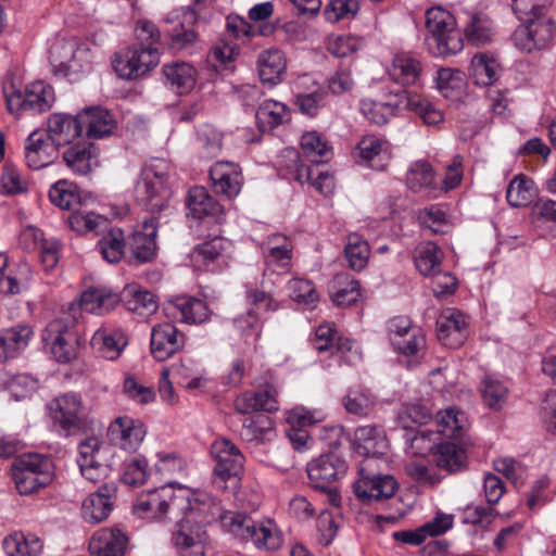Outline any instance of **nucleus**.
<instances>
[{"label": "nucleus", "mask_w": 556, "mask_h": 556, "mask_svg": "<svg viewBox=\"0 0 556 556\" xmlns=\"http://www.w3.org/2000/svg\"><path fill=\"white\" fill-rule=\"evenodd\" d=\"M188 497L190 505L181 509L178 529L172 539L180 556H204L207 539L204 526L217 518L225 531L251 541L258 549L276 551L281 547L282 534L274 521H254L241 513H222L218 502L205 491L191 489Z\"/></svg>", "instance_id": "nucleus-1"}, {"label": "nucleus", "mask_w": 556, "mask_h": 556, "mask_svg": "<svg viewBox=\"0 0 556 556\" xmlns=\"http://www.w3.org/2000/svg\"><path fill=\"white\" fill-rule=\"evenodd\" d=\"M136 36L140 42L116 53L112 60L115 73L123 79L140 78L160 63V33L156 26L149 21H139Z\"/></svg>", "instance_id": "nucleus-2"}, {"label": "nucleus", "mask_w": 556, "mask_h": 556, "mask_svg": "<svg viewBox=\"0 0 556 556\" xmlns=\"http://www.w3.org/2000/svg\"><path fill=\"white\" fill-rule=\"evenodd\" d=\"M191 489L168 481L164 485L140 493L132 506L136 516L147 520L176 519L180 517L181 509L189 507Z\"/></svg>", "instance_id": "nucleus-3"}, {"label": "nucleus", "mask_w": 556, "mask_h": 556, "mask_svg": "<svg viewBox=\"0 0 556 556\" xmlns=\"http://www.w3.org/2000/svg\"><path fill=\"white\" fill-rule=\"evenodd\" d=\"M168 178L169 164L162 159L151 160L142 168L137 181V201L152 213L165 210L172 197Z\"/></svg>", "instance_id": "nucleus-4"}, {"label": "nucleus", "mask_w": 556, "mask_h": 556, "mask_svg": "<svg viewBox=\"0 0 556 556\" xmlns=\"http://www.w3.org/2000/svg\"><path fill=\"white\" fill-rule=\"evenodd\" d=\"M2 90L9 112L15 115L26 111L46 112L55 101L53 88L42 80L30 83L23 90L20 83L8 78L3 81Z\"/></svg>", "instance_id": "nucleus-5"}, {"label": "nucleus", "mask_w": 556, "mask_h": 556, "mask_svg": "<svg viewBox=\"0 0 556 556\" xmlns=\"http://www.w3.org/2000/svg\"><path fill=\"white\" fill-rule=\"evenodd\" d=\"M11 476L21 495H30L48 486L54 479V463L41 454H26L15 459Z\"/></svg>", "instance_id": "nucleus-6"}, {"label": "nucleus", "mask_w": 556, "mask_h": 556, "mask_svg": "<svg viewBox=\"0 0 556 556\" xmlns=\"http://www.w3.org/2000/svg\"><path fill=\"white\" fill-rule=\"evenodd\" d=\"M426 28L429 45H434L435 53L446 56L460 52L464 40L457 29L455 17L441 7L426 11Z\"/></svg>", "instance_id": "nucleus-7"}, {"label": "nucleus", "mask_w": 556, "mask_h": 556, "mask_svg": "<svg viewBox=\"0 0 556 556\" xmlns=\"http://www.w3.org/2000/svg\"><path fill=\"white\" fill-rule=\"evenodd\" d=\"M46 409L54 429L65 435L81 429L88 418V407L81 395L75 392L54 396L47 403Z\"/></svg>", "instance_id": "nucleus-8"}, {"label": "nucleus", "mask_w": 556, "mask_h": 556, "mask_svg": "<svg viewBox=\"0 0 556 556\" xmlns=\"http://www.w3.org/2000/svg\"><path fill=\"white\" fill-rule=\"evenodd\" d=\"M50 62L55 74L68 77L88 67L91 53L77 38H60L50 48Z\"/></svg>", "instance_id": "nucleus-9"}, {"label": "nucleus", "mask_w": 556, "mask_h": 556, "mask_svg": "<svg viewBox=\"0 0 556 556\" xmlns=\"http://www.w3.org/2000/svg\"><path fill=\"white\" fill-rule=\"evenodd\" d=\"M525 25L518 27L514 33V42L518 49L525 52H532L546 48L555 38L556 24L548 13L520 18Z\"/></svg>", "instance_id": "nucleus-10"}, {"label": "nucleus", "mask_w": 556, "mask_h": 556, "mask_svg": "<svg viewBox=\"0 0 556 556\" xmlns=\"http://www.w3.org/2000/svg\"><path fill=\"white\" fill-rule=\"evenodd\" d=\"M370 467L371 464L365 460L359 469V478L353 484L354 493L363 504L389 500L399 486L392 476L372 473Z\"/></svg>", "instance_id": "nucleus-11"}, {"label": "nucleus", "mask_w": 556, "mask_h": 556, "mask_svg": "<svg viewBox=\"0 0 556 556\" xmlns=\"http://www.w3.org/2000/svg\"><path fill=\"white\" fill-rule=\"evenodd\" d=\"M352 157L361 166L384 170L392 160V144L384 137L368 134L358 140Z\"/></svg>", "instance_id": "nucleus-12"}, {"label": "nucleus", "mask_w": 556, "mask_h": 556, "mask_svg": "<svg viewBox=\"0 0 556 556\" xmlns=\"http://www.w3.org/2000/svg\"><path fill=\"white\" fill-rule=\"evenodd\" d=\"M105 446L97 437H89L77 447V465L81 476L90 482H99L109 475Z\"/></svg>", "instance_id": "nucleus-13"}, {"label": "nucleus", "mask_w": 556, "mask_h": 556, "mask_svg": "<svg viewBox=\"0 0 556 556\" xmlns=\"http://www.w3.org/2000/svg\"><path fill=\"white\" fill-rule=\"evenodd\" d=\"M314 346L317 351L331 350V354L343 359L348 365H356L362 359L358 344L341 336H338L333 325L324 324L315 331Z\"/></svg>", "instance_id": "nucleus-14"}, {"label": "nucleus", "mask_w": 556, "mask_h": 556, "mask_svg": "<svg viewBox=\"0 0 556 556\" xmlns=\"http://www.w3.org/2000/svg\"><path fill=\"white\" fill-rule=\"evenodd\" d=\"M45 346L59 363H70L76 355L75 336L62 318L50 321L42 332Z\"/></svg>", "instance_id": "nucleus-15"}, {"label": "nucleus", "mask_w": 556, "mask_h": 556, "mask_svg": "<svg viewBox=\"0 0 556 556\" xmlns=\"http://www.w3.org/2000/svg\"><path fill=\"white\" fill-rule=\"evenodd\" d=\"M147 434L143 422L130 416H118L108 428L109 440L124 451L135 452L139 448Z\"/></svg>", "instance_id": "nucleus-16"}, {"label": "nucleus", "mask_w": 556, "mask_h": 556, "mask_svg": "<svg viewBox=\"0 0 556 556\" xmlns=\"http://www.w3.org/2000/svg\"><path fill=\"white\" fill-rule=\"evenodd\" d=\"M211 455L215 460L214 473L223 481L241 473L244 456L229 439H216L211 445Z\"/></svg>", "instance_id": "nucleus-17"}, {"label": "nucleus", "mask_w": 556, "mask_h": 556, "mask_svg": "<svg viewBox=\"0 0 556 556\" xmlns=\"http://www.w3.org/2000/svg\"><path fill=\"white\" fill-rule=\"evenodd\" d=\"M346 470L345 460L336 454L321 455L307 465L309 481L314 488L320 490L342 478Z\"/></svg>", "instance_id": "nucleus-18"}, {"label": "nucleus", "mask_w": 556, "mask_h": 556, "mask_svg": "<svg viewBox=\"0 0 556 556\" xmlns=\"http://www.w3.org/2000/svg\"><path fill=\"white\" fill-rule=\"evenodd\" d=\"M184 343V333L170 323L157 324L151 329L150 349L156 361L169 358L182 349Z\"/></svg>", "instance_id": "nucleus-19"}, {"label": "nucleus", "mask_w": 556, "mask_h": 556, "mask_svg": "<svg viewBox=\"0 0 556 556\" xmlns=\"http://www.w3.org/2000/svg\"><path fill=\"white\" fill-rule=\"evenodd\" d=\"M210 179L214 192L227 199L239 194L243 181L239 165L227 161H219L211 166Z\"/></svg>", "instance_id": "nucleus-20"}, {"label": "nucleus", "mask_w": 556, "mask_h": 556, "mask_svg": "<svg viewBox=\"0 0 556 556\" xmlns=\"http://www.w3.org/2000/svg\"><path fill=\"white\" fill-rule=\"evenodd\" d=\"M58 148L50 141L46 131L34 130L25 141V162L30 169H41L58 157Z\"/></svg>", "instance_id": "nucleus-21"}, {"label": "nucleus", "mask_w": 556, "mask_h": 556, "mask_svg": "<svg viewBox=\"0 0 556 556\" xmlns=\"http://www.w3.org/2000/svg\"><path fill=\"white\" fill-rule=\"evenodd\" d=\"M437 336L443 345L456 349L467 338V319L465 315L455 309H444L437 319Z\"/></svg>", "instance_id": "nucleus-22"}, {"label": "nucleus", "mask_w": 556, "mask_h": 556, "mask_svg": "<svg viewBox=\"0 0 556 556\" xmlns=\"http://www.w3.org/2000/svg\"><path fill=\"white\" fill-rule=\"evenodd\" d=\"M236 412L248 415L255 412L273 413L278 410V390L274 386L245 391L239 394L233 402Z\"/></svg>", "instance_id": "nucleus-23"}, {"label": "nucleus", "mask_w": 556, "mask_h": 556, "mask_svg": "<svg viewBox=\"0 0 556 556\" xmlns=\"http://www.w3.org/2000/svg\"><path fill=\"white\" fill-rule=\"evenodd\" d=\"M128 545L127 534L118 528L97 530L89 542L92 556H125Z\"/></svg>", "instance_id": "nucleus-24"}, {"label": "nucleus", "mask_w": 556, "mask_h": 556, "mask_svg": "<svg viewBox=\"0 0 556 556\" xmlns=\"http://www.w3.org/2000/svg\"><path fill=\"white\" fill-rule=\"evenodd\" d=\"M116 486L104 483L94 493L89 494L83 502L81 515L88 522L98 523L105 520L113 509Z\"/></svg>", "instance_id": "nucleus-25"}, {"label": "nucleus", "mask_w": 556, "mask_h": 556, "mask_svg": "<svg viewBox=\"0 0 556 556\" xmlns=\"http://www.w3.org/2000/svg\"><path fill=\"white\" fill-rule=\"evenodd\" d=\"M256 70L264 85L276 86L287 74V58L280 49L268 48L257 55Z\"/></svg>", "instance_id": "nucleus-26"}, {"label": "nucleus", "mask_w": 556, "mask_h": 556, "mask_svg": "<svg viewBox=\"0 0 556 556\" xmlns=\"http://www.w3.org/2000/svg\"><path fill=\"white\" fill-rule=\"evenodd\" d=\"M157 224L155 217L143 219L141 226L129 238L134 257L140 263L151 261L156 254Z\"/></svg>", "instance_id": "nucleus-27"}, {"label": "nucleus", "mask_w": 556, "mask_h": 556, "mask_svg": "<svg viewBox=\"0 0 556 556\" xmlns=\"http://www.w3.org/2000/svg\"><path fill=\"white\" fill-rule=\"evenodd\" d=\"M354 446L359 455L371 458L384 455L389 448V442L384 430L378 426L358 427L354 432Z\"/></svg>", "instance_id": "nucleus-28"}, {"label": "nucleus", "mask_w": 556, "mask_h": 556, "mask_svg": "<svg viewBox=\"0 0 556 556\" xmlns=\"http://www.w3.org/2000/svg\"><path fill=\"white\" fill-rule=\"evenodd\" d=\"M81 132L83 128L79 122V114L73 117L64 113H54L50 115L48 119L46 134L58 149L72 144Z\"/></svg>", "instance_id": "nucleus-29"}, {"label": "nucleus", "mask_w": 556, "mask_h": 556, "mask_svg": "<svg viewBox=\"0 0 556 556\" xmlns=\"http://www.w3.org/2000/svg\"><path fill=\"white\" fill-rule=\"evenodd\" d=\"M121 302V295L106 286H94L81 292L79 307L94 315H104Z\"/></svg>", "instance_id": "nucleus-30"}, {"label": "nucleus", "mask_w": 556, "mask_h": 556, "mask_svg": "<svg viewBox=\"0 0 556 556\" xmlns=\"http://www.w3.org/2000/svg\"><path fill=\"white\" fill-rule=\"evenodd\" d=\"M79 114L83 130L88 138L102 139L113 132L116 121L113 114L100 106L86 108Z\"/></svg>", "instance_id": "nucleus-31"}, {"label": "nucleus", "mask_w": 556, "mask_h": 556, "mask_svg": "<svg viewBox=\"0 0 556 556\" xmlns=\"http://www.w3.org/2000/svg\"><path fill=\"white\" fill-rule=\"evenodd\" d=\"M406 185L413 192H424L432 199L440 195V185L437 181L435 173L426 161H417L409 166Z\"/></svg>", "instance_id": "nucleus-32"}, {"label": "nucleus", "mask_w": 556, "mask_h": 556, "mask_svg": "<svg viewBox=\"0 0 556 556\" xmlns=\"http://www.w3.org/2000/svg\"><path fill=\"white\" fill-rule=\"evenodd\" d=\"M63 161L76 175H87L98 166V153L93 144L77 142L63 152Z\"/></svg>", "instance_id": "nucleus-33"}, {"label": "nucleus", "mask_w": 556, "mask_h": 556, "mask_svg": "<svg viewBox=\"0 0 556 556\" xmlns=\"http://www.w3.org/2000/svg\"><path fill=\"white\" fill-rule=\"evenodd\" d=\"M121 300L125 302L129 312L141 317L150 316L159 308L156 296L136 282L128 283L124 287Z\"/></svg>", "instance_id": "nucleus-34"}, {"label": "nucleus", "mask_w": 556, "mask_h": 556, "mask_svg": "<svg viewBox=\"0 0 556 556\" xmlns=\"http://www.w3.org/2000/svg\"><path fill=\"white\" fill-rule=\"evenodd\" d=\"M90 343L103 357L114 361L128 344V339L122 329L100 328L93 333Z\"/></svg>", "instance_id": "nucleus-35"}, {"label": "nucleus", "mask_w": 556, "mask_h": 556, "mask_svg": "<svg viewBox=\"0 0 556 556\" xmlns=\"http://www.w3.org/2000/svg\"><path fill=\"white\" fill-rule=\"evenodd\" d=\"M165 85L176 93L185 94L195 85L197 72L186 62H173L162 68Z\"/></svg>", "instance_id": "nucleus-36"}, {"label": "nucleus", "mask_w": 556, "mask_h": 556, "mask_svg": "<svg viewBox=\"0 0 556 556\" xmlns=\"http://www.w3.org/2000/svg\"><path fill=\"white\" fill-rule=\"evenodd\" d=\"M172 307L179 313L178 319L189 325L203 324L212 314L207 303L194 296H177L172 301Z\"/></svg>", "instance_id": "nucleus-37"}, {"label": "nucleus", "mask_w": 556, "mask_h": 556, "mask_svg": "<svg viewBox=\"0 0 556 556\" xmlns=\"http://www.w3.org/2000/svg\"><path fill=\"white\" fill-rule=\"evenodd\" d=\"M467 417L464 412L448 407L435 416V435H442L447 440H459L467 427Z\"/></svg>", "instance_id": "nucleus-38"}, {"label": "nucleus", "mask_w": 556, "mask_h": 556, "mask_svg": "<svg viewBox=\"0 0 556 556\" xmlns=\"http://www.w3.org/2000/svg\"><path fill=\"white\" fill-rule=\"evenodd\" d=\"M329 295L336 305H351L361 296L359 283L346 273L338 274L329 283Z\"/></svg>", "instance_id": "nucleus-39"}, {"label": "nucleus", "mask_w": 556, "mask_h": 556, "mask_svg": "<svg viewBox=\"0 0 556 556\" xmlns=\"http://www.w3.org/2000/svg\"><path fill=\"white\" fill-rule=\"evenodd\" d=\"M400 99L402 109L413 111L429 126L438 125L444 118L442 111L421 96L402 91L400 92Z\"/></svg>", "instance_id": "nucleus-40"}, {"label": "nucleus", "mask_w": 556, "mask_h": 556, "mask_svg": "<svg viewBox=\"0 0 556 556\" xmlns=\"http://www.w3.org/2000/svg\"><path fill=\"white\" fill-rule=\"evenodd\" d=\"M169 374L178 379V383L184 388L195 390L206 381L205 371L201 363L185 357L178 364L168 368Z\"/></svg>", "instance_id": "nucleus-41"}, {"label": "nucleus", "mask_w": 556, "mask_h": 556, "mask_svg": "<svg viewBox=\"0 0 556 556\" xmlns=\"http://www.w3.org/2000/svg\"><path fill=\"white\" fill-rule=\"evenodd\" d=\"M464 36L475 46L488 43L494 37L493 23L483 13H468L464 24Z\"/></svg>", "instance_id": "nucleus-42"}, {"label": "nucleus", "mask_w": 556, "mask_h": 556, "mask_svg": "<svg viewBox=\"0 0 556 556\" xmlns=\"http://www.w3.org/2000/svg\"><path fill=\"white\" fill-rule=\"evenodd\" d=\"M8 556H36L42 549V541L35 534L14 532L2 542Z\"/></svg>", "instance_id": "nucleus-43"}, {"label": "nucleus", "mask_w": 556, "mask_h": 556, "mask_svg": "<svg viewBox=\"0 0 556 556\" xmlns=\"http://www.w3.org/2000/svg\"><path fill=\"white\" fill-rule=\"evenodd\" d=\"M420 73V62L406 53L396 54L392 60L391 67L389 68V75L391 78L404 86L417 84Z\"/></svg>", "instance_id": "nucleus-44"}, {"label": "nucleus", "mask_w": 556, "mask_h": 556, "mask_svg": "<svg viewBox=\"0 0 556 556\" xmlns=\"http://www.w3.org/2000/svg\"><path fill=\"white\" fill-rule=\"evenodd\" d=\"M224 250V239L216 237L197 245L190 253V262L197 270H213Z\"/></svg>", "instance_id": "nucleus-45"}, {"label": "nucleus", "mask_w": 556, "mask_h": 556, "mask_svg": "<svg viewBox=\"0 0 556 556\" xmlns=\"http://www.w3.org/2000/svg\"><path fill=\"white\" fill-rule=\"evenodd\" d=\"M500 64L497 60L488 53H480L472 58L470 76L478 86L486 87L497 80Z\"/></svg>", "instance_id": "nucleus-46"}, {"label": "nucleus", "mask_w": 556, "mask_h": 556, "mask_svg": "<svg viewBox=\"0 0 556 556\" xmlns=\"http://www.w3.org/2000/svg\"><path fill=\"white\" fill-rule=\"evenodd\" d=\"M439 92L446 99L458 100L466 87L464 74L456 68L443 67L438 70L434 78Z\"/></svg>", "instance_id": "nucleus-47"}, {"label": "nucleus", "mask_w": 556, "mask_h": 556, "mask_svg": "<svg viewBox=\"0 0 556 556\" xmlns=\"http://www.w3.org/2000/svg\"><path fill=\"white\" fill-rule=\"evenodd\" d=\"M275 434V422L266 415L248 417L242 422L241 438L247 442L262 443Z\"/></svg>", "instance_id": "nucleus-48"}, {"label": "nucleus", "mask_w": 556, "mask_h": 556, "mask_svg": "<svg viewBox=\"0 0 556 556\" xmlns=\"http://www.w3.org/2000/svg\"><path fill=\"white\" fill-rule=\"evenodd\" d=\"M187 207L194 218L217 216L222 213V206L208 194L204 187L195 186L189 190Z\"/></svg>", "instance_id": "nucleus-49"}, {"label": "nucleus", "mask_w": 556, "mask_h": 556, "mask_svg": "<svg viewBox=\"0 0 556 556\" xmlns=\"http://www.w3.org/2000/svg\"><path fill=\"white\" fill-rule=\"evenodd\" d=\"M359 110L368 122L376 125L386 124L396 111L402 110L400 93L394 101L378 102L371 99H363L359 102Z\"/></svg>", "instance_id": "nucleus-50"}, {"label": "nucleus", "mask_w": 556, "mask_h": 556, "mask_svg": "<svg viewBox=\"0 0 556 556\" xmlns=\"http://www.w3.org/2000/svg\"><path fill=\"white\" fill-rule=\"evenodd\" d=\"M536 194L538 189L533 180L523 174L515 176L506 190L507 202L514 207H523L529 205Z\"/></svg>", "instance_id": "nucleus-51"}, {"label": "nucleus", "mask_w": 556, "mask_h": 556, "mask_svg": "<svg viewBox=\"0 0 556 556\" xmlns=\"http://www.w3.org/2000/svg\"><path fill=\"white\" fill-rule=\"evenodd\" d=\"M288 119L287 105L276 100H265L256 111V121L262 130H270Z\"/></svg>", "instance_id": "nucleus-52"}, {"label": "nucleus", "mask_w": 556, "mask_h": 556, "mask_svg": "<svg viewBox=\"0 0 556 556\" xmlns=\"http://www.w3.org/2000/svg\"><path fill=\"white\" fill-rule=\"evenodd\" d=\"M414 262L421 275H435L440 269L442 252L433 242H422L415 249Z\"/></svg>", "instance_id": "nucleus-53"}, {"label": "nucleus", "mask_w": 556, "mask_h": 556, "mask_svg": "<svg viewBox=\"0 0 556 556\" xmlns=\"http://www.w3.org/2000/svg\"><path fill=\"white\" fill-rule=\"evenodd\" d=\"M151 475L148 459L137 455L123 463L121 479L124 484L137 488L143 485Z\"/></svg>", "instance_id": "nucleus-54"}, {"label": "nucleus", "mask_w": 556, "mask_h": 556, "mask_svg": "<svg viewBox=\"0 0 556 556\" xmlns=\"http://www.w3.org/2000/svg\"><path fill=\"white\" fill-rule=\"evenodd\" d=\"M342 404L349 414L366 417L374 410L377 399L368 390H349L342 400Z\"/></svg>", "instance_id": "nucleus-55"}, {"label": "nucleus", "mask_w": 556, "mask_h": 556, "mask_svg": "<svg viewBox=\"0 0 556 556\" xmlns=\"http://www.w3.org/2000/svg\"><path fill=\"white\" fill-rule=\"evenodd\" d=\"M125 236L121 228H112L98 242V250L108 263L122 260L125 250Z\"/></svg>", "instance_id": "nucleus-56"}, {"label": "nucleus", "mask_w": 556, "mask_h": 556, "mask_svg": "<svg viewBox=\"0 0 556 556\" xmlns=\"http://www.w3.org/2000/svg\"><path fill=\"white\" fill-rule=\"evenodd\" d=\"M466 460L464 448L454 441L440 442L437 447V465L448 471L459 470Z\"/></svg>", "instance_id": "nucleus-57"}, {"label": "nucleus", "mask_w": 556, "mask_h": 556, "mask_svg": "<svg viewBox=\"0 0 556 556\" xmlns=\"http://www.w3.org/2000/svg\"><path fill=\"white\" fill-rule=\"evenodd\" d=\"M49 199L62 210H75L80 204L78 189L68 180L56 181L49 190Z\"/></svg>", "instance_id": "nucleus-58"}, {"label": "nucleus", "mask_w": 556, "mask_h": 556, "mask_svg": "<svg viewBox=\"0 0 556 556\" xmlns=\"http://www.w3.org/2000/svg\"><path fill=\"white\" fill-rule=\"evenodd\" d=\"M106 225V218L91 211L73 210L68 216V226L77 233L98 232Z\"/></svg>", "instance_id": "nucleus-59"}, {"label": "nucleus", "mask_w": 556, "mask_h": 556, "mask_svg": "<svg viewBox=\"0 0 556 556\" xmlns=\"http://www.w3.org/2000/svg\"><path fill=\"white\" fill-rule=\"evenodd\" d=\"M344 252L349 266L353 270L359 271L367 266L370 256V249L367 241L361 236L356 233L350 235Z\"/></svg>", "instance_id": "nucleus-60"}, {"label": "nucleus", "mask_w": 556, "mask_h": 556, "mask_svg": "<svg viewBox=\"0 0 556 556\" xmlns=\"http://www.w3.org/2000/svg\"><path fill=\"white\" fill-rule=\"evenodd\" d=\"M420 224L433 233H446L452 228V222L441 205H430L419 211Z\"/></svg>", "instance_id": "nucleus-61"}, {"label": "nucleus", "mask_w": 556, "mask_h": 556, "mask_svg": "<svg viewBox=\"0 0 556 556\" xmlns=\"http://www.w3.org/2000/svg\"><path fill=\"white\" fill-rule=\"evenodd\" d=\"M296 179L304 184L308 182L319 193L329 195L334 189V178L327 172L319 170L317 167H302L296 173Z\"/></svg>", "instance_id": "nucleus-62"}, {"label": "nucleus", "mask_w": 556, "mask_h": 556, "mask_svg": "<svg viewBox=\"0 0 556 556\" xmlns=\"http://www.w3.org/2000/svg\"><path fill=\"white\" fill-rule=\"evenodd\" d=\"M326 419V413L321 408H308L303 405L294 406L286 412V421L291 428L303 429Z\"/></svg>", "instance_id": "nucleus-63"}, {"label": "nucleus", "mask_w": 556, "mask_h": 556, "mask_svg": "<svg viewBox=\"0 0 556 556\" xmlns=\"http://www.w3.org/2000/svg\"><path fill=\"white\" fill-rule=\"evenodd\" d=\"M300 144L304 154L317 163L318 157L328 159L332 154V148L327 139L315 130L303 134Z\"/></svg>", "instance_id": "nucleus-64"}]
</instances>
